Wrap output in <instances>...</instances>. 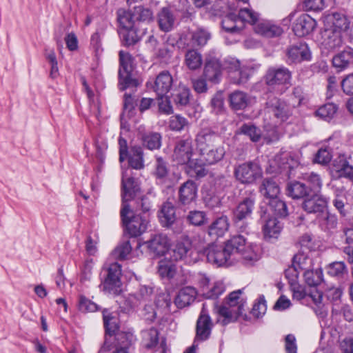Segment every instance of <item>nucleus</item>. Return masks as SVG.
I'll return each instance as SVG.
<instances>
[{"label":"nucleus","instance_id":"nucleus-36","mask_svg":"<svg viewBox=\"0 0 353 353\" xmlns=\"http://www.w3.org/2000/svg\"><path fill=\"white\" fill-rule=\"evenodd\" d=\"M281 225L276 218H270L265 221L263 227L265 238L276 239L281 231Z\"/></svg>","mask_w":353,"mask_h":353},{"label":"nucleus","instance_id":"nucleus-21","mask_svg":"<svg viewBox=\"0 0 353 353\" xmlns=\"http://www.w3.org/2000/svg\"><path fill=\"white\" fill-rule=\"evenodd\" d=\"M267 104L274 117L281 122L286 121L291 114L290 108L284 101L274 98L268 101Z\"/></svg>","mask_w":353,"mask_h":353},{"label":"nucleus","instance_id":"nucleus-53","mask_svg":"<svg viewBox=\"0 0 353 353\" xmlns=\"http://www.w3.org/2000/svg\"><path fill=\"white\" fill-rule=\"evenodd\" d=\"M185 62L187 66H201L203 63L201 54L194 50L186 52Z\"/></svg>","mask_w":353,"mask_h":353},{"label":"nucleus","instance_id":"nucleus-23","mask_svg":"<svg viewBox=\"0 0 353 353\" xmlns=\"http://www.w3.org/2000/svg\"><path fill=\"white\" fill-rule=\"evenodd\" d=\"M332 171L337 173L338 176L349 179L353 182V166L350 165L344 157H339L334 160Z\"/></svg>","mask_w":353,"mask_h":353},{"label":"nucleus","instance_id":"nucleus-26","mask_svg":"<svg viewBox=\"0 0 353 353\" xmlns=\"http://www.w3.org/2000/svg\"><path fill=\"white\" fill-rule=\"evenodd\" d=\"M159 218L162 225L169 227L174 223L176 219L175 208L170 201L165 202L159 211Z\"/></svg>","mask_w":353,"mask_h":353},{"label":"nucleus","instance_id":"nucleus-58","mask_svg":"<svg viewBox=\"0 0 353 353\" xmlns=\"http://www.w3.org/2000/svg\"><path fill=\"white\" fill-rule=\"evenodd\" d=\"M203 74L206 80L218 83L221 77V68H205Z\"/></svg>","mask_w":353,"mask_h":353},{"label":"nucleus","instance_id":"nucleus-31","mask_svg":"<svg viewBox=\"0 0 353 353\" xmlns=\"http://www.w3.org/2000/svg\"><path fill=\"white\" fill-rule=\"evenodd\" d=\"M317 223L319 227L325 232H331L335 230L338 225L336 215L330 214L325 210L317 216Z\"/></svg>","mask_w":353,"mask_h":353},{"label":"nucleus","instance_id":"nucleus-30","mask_svg":"<svg viewBox=\"0 0 353 353\" xmlns=\"http://www.w3.org/2000/svg\"><path fill=\"white\" fill-rule=\"evenodd\" d=\"M138 135L142 139L143 144L150 150L159 149L161 146V137L157 132L150 133L145 135V128L140 126L138 129Z\"/></svg>","mask_w":353,"mask_h":353},{"label":"nucleus","instance_id":"nucleus-27","mask_svg":"<svg viewBox=\"0 0 353 353\" xmlns=\"http://www.w3.org/2000/svg\"><path fill=\"white\" fill-rule=\"evenodd\" d=\"M158 23L161 30L170 31L174 25L176 17L173 12L167 8H163L158 14Z\"/></svg>","mask_w":353,"mask_h":353},{"label":"nucleus","instance_id":"nucleus-64","mask_svg":"<svg viewBox=\"0 0 353 353\" xmlns=\"http://www.w3.org/2000/svg\"><path fill=\"white\" fill-rule=\"evenodd\" d=\"M211 105L216 114L221 113L223 110V97L221 93H216L211 100Z\"/></svg>","mask_w":353,"mask_h":353},{"label":"nucleus","instance_id":"nucleus-12","mask_svg":"<svg viewBox=\"0 0 353 353\" xmlns=\"http://www.w3.org/2000/svg\"><path fill=\"white\" fill-rule=\"evenodd\" d=\"M311 52L307 44L299 43L289 48L287 52L288 64H300L303 61H310Z\"/></svg>","mask_w":353,"mask_h":353},{"label":"nucleus","instance_id":"nucleus-63","mask_svg":"<svg viewBox=\"0 0 353 353\" xmlns=\"http://www.w3.org/2000/svg\"><path fill=\"white\" fill-rule=\"evenodd\" d=\"M188 220L194 225H201L205 222V214L201 211H191L188 215Z\"/></svg>","mask_w":353,"mask_h":353},{"label":"nucleus","instance_id":"nucleus-45","mask_svg":"<svg viewBox=\"0 0 353 353\" xmlns=\"http://www.w3.org/2000/svg\"><path fill=\"white\" fill-rule=\"evenodd\" d=\"M236 17L240 26H243L244 22L255 24L259 19V14L249 8H241L239 12L238 16L236 15Z\"/></svg>","mask_w":353,"mask_h":353},{"label":"nucleus","instance_id":"nucleus-9","mask_svg":"<svg viewBox=\"0 0 353 353\" xmlns=\"http://www.w3.org/2000/svg\"><path fill=\"white\" fill-rule=\"evenodd\" d=\"M235 176L242 183H252L262 175L261 167L256 163L248 162L235 169Z\"/></svg>","mask_w":353,"mask_h":353},{"label":"nucleus","instance_id":"nucleus-20","mask_svg":"<svg viewBox=\"0 0 353 353\" xmlns=\"http://www.w3.org/2000/svg\"><path fill=\"white\" fill-rule=\"evenodd\" d=\"M212 325L210 317L205 313V305H203L196 323V335L195 340L203 341L207 339L210 334Z\"/></svg>","mask_w":353,"mask_h":353},{"label":"nucleus","instance_id":"nucleus-4","mask_svg":"<svg viewBox=\"0 0 353 353\" xmlns=\"http://www.w3.org/2000/svg\"><path fill=\"white\" fill-rule=\"evenodd\" d=\"M141 188L139 185L135 184L134 181V199L137 200V208H141L143 214H136L134 215V237L137 236L145 232L148 225V212L151 205L148 194L141 193Z\"/></svg>","mask_w":353,"mask_h":353},{"label":"nucleus","instance_id":"nucleus-40","mask_svg":"<svg viewBox=\"0 0 353 353\" xmlns=\"http://www.w3.org/2000/svg\"><path fill=\"white\" fill-rule=\"evenodd\" d=\"M188 163V172L192 176L203 177L206 174L205 165H207L205 161L200 157L194 160H190Z\"/></svg>","mask_w":353,"mask_h":353},{"label":"nucleus","instance_id":"nucleus-52","mask_svg":"<svg viewBox=\"0 0 353 353\" xmlns=\"http://www.w3.org/2000/svg\"><path fill=\"white\" fill-rule=\"evenodd\" d=\"M158 331L157 329L151 328L143 332V337L145 341V345L148 348H152L155 346L158 342Z\"/></svg>","mask_w":353,"mask_h":353},{"label":"nucleus","instance_id":"nucleus-39","mask_svg":"<svg viewBox=\"0 0 353 353\" xmlns=\"http://www.w3.org/2000/svg\"><path fill=\"white\" fill-rule=\"evenodd\" d=\"M333 66L353 65V49L348 48L332 57Z\"/></svg>","mask_w":353,"mask_h":353},{"label":"nucleus","instance_id":"nucleus-1","mask_svg":"<svg viewBox=\"0 0 353 353\" xmlns=\"http://www.w3.org/2000/svg\"><path fill=\"white\" fill-rule=\"evenodd\" d=\"M132 112L121 114V132L119 139V162L121 168V206L120 210L121 225L123 229L121 243L111 252L114 259L124 260L131 253L130 239L132 237V157L128 152L127 137H130Z\"/></svg>","mask_w":353,"mask_h":353},{"label":"nucleus","instance_id":"nucleus-7","mask_svg":"<svg viewBox=\"0 0 353 353\" xmlns=\"http://www.w3.org/2000/svg\"><path fill=\"white\" fill-rule=\"evenodd\" d=\"M108 274L101 287L107 294L117 295L121 292V267L118 263H112L108 265H105Z\"/></svg>","mask_w":353,"mask_h":353},{"label":"nucleus","instance_id":"nucleus-19","mask_svg":"<svg viewBox=\"0 0 353 353\" xmlns=\"http://www.w3.org/2000/svg\"><path fill=\"white\" fill-rule=\"evenodd\" d=\"M265 79L266 83L271 86L284 84L289 81L290 74L285 68H272L268 70Z\"/></svg>","mask_w":353,"mask_h":353},{"label":"nucleus","instance_id":"nucleus-62","mask_svg":"<svg viewBox=\"0 0 353 353\" xmlns=\"http://www.w3.org/2000/svg\"><path fill=\"white\" fill-rule=\"evenodd\" d=\"M225 290V287L222 281H216L214 283L213 287L205 293L208 299H216Z\"/></svg>","mask_w":353,"mask_h":353},{"label":"nucleus","instance_id":"nucleus-15","mask_svg":"<svg viewBox=\"0 0 353 353\" xmlns=\"http://www.w3.org/2000/svg\"><path fill=\"white\" fill-rule=\"evenodd\" d=\"M324 28H330L340 31L345 34L350 28V22L347 17L340 13H332L324 17Z\"/></svg>","mask_w":353,"mask_h":353},{"label":"nucleus","instance_id":"nucleus-56","mask_svg":"<svg viewBox=\"0 0 353 353\" xmlns=\"http://www.w3.org/2000/svg\"><path fill=\"white\" fill-rule=\"evenodd\" d=\"M134 17H136L137 21H150L152 18V12L148 8L136 6L134 8Z\"/></svg>","mask_w":353,"mask_h":353},{"label":"nucleus","instance_id":"nucleus-50","mask_svg":"<svg viewBox=\"0 0 353 353\" xmlns=\"http://www.w3.org/2000/svg\"><path fill=\"white\" fill-rule=\"evenodd\" d=\"M210 38V33L202 28H198L192 33V42L194 46H204Z\"/></svg>","mask_w":353,"mask_h":353},{"label":"nucleus","instance_id":"nucleus-47","mask_svg":"<svg viewBox=\"0 0 353 353\" xmlns=\"http://www.w3.org/2000/svg\"><path fill=\"white\" fill-rule=\"evenodd\" d=\"M171 299L168 294L163 293L158 295L155 300L156 310L159 313L170 312Z\"/></svg>","mask_w":353,"mask_h":353},{"label":"nucleus","instance_id":"nucleus-55","mask_svg":"<svg viewBox=\"0 0 353 353\" xmlns=\"http://www.w3.org/2000/svg\"><path fill=\"white\" fill-rule=\"evenodd\" d=\"M327 273L332 276H342L347 274L345 265L342 261L334 262L327 267Z\"/></svg>","mask_w":353,"mask_h":353},{"label":"nucleus","instance_id":"nucleus-48","mask_svg":"<svg viewBox=\"0 0 353 353\" xmlns=\"http://www.w3.org/2000/svg\"><path fill=\"white\" fill-rule=\"evenodd\" d=\"M268 205L272 211H273L275 215L285 217L288 215V209L285 203L278 199V196L268 201Z\"/></svg>","mask_w":353,"mask_h":353},{"label":"nucleus","instance_id":"nucleus-61","mask_svg":"<svg viewBox=\"0 0 353 353\" xmlns=\"http://www.w3.org/2000/svg\"><path fill=\"white\" fill-rule=\"evenodd\" d=\"M267 306L263 297L259 298L258 301L254 303L252 309V314L254 316L259 318L266 312Z\"/></svg>","mask_w":353,"mask_h":353},{"label":"nucleus","instance_id":"nucleus-57","mask_svg":"<svg viewBox=\"0 0 353 353\" xmlns=\"http://www.w3.org/2000/svg\"><path fill=\"white\" fill-rule=\"evenodd\" d=\"M304 179L307 181L310 185V190L319 191L322 187V180L319 175L316 173H307L304 175Z\"/></svg>","mask_w":353,"mask_h":353},{"label":"nucleus","instance_id":"nucleus-46","mask_svg":"<svg viewBox=\"0 0 353 353\" xmlns=\"http://www.w3.org/2000/svg\"><path fill=\"white\" fill-rule=\"evenodd\" d=\"M222 26L226 31L231 32L239 31L242 28L234 13H230L223 19Z\"/></svg>","mask_w":353,"mask_h":353},{"label":"nucleus","instance_id":"nucleus-2","mask_svg":"<svg viewBox=\"0 0 353 353\" xmlns=\"http://www.w3.org/2000/svg\"><path fill=\"white\" fill-rule=\"evenodd\" d=\"M209 263L218 267L231 265L241 261L246 265H252L259 259L256 245L246 242L241 236H234L225 245L212 244L205 250Z\"/></svg>","mask_w":353,"mask_h":353},{"label":"nucleus","instance_id":"nucleus-13","mask_svg":"<svg viewBox=\"0 0 353 353\" xmlns=\"http://www.w3.org/2000/svg\"><path fill=\"white\" fill-rule=\"evenodd\" d=\"M344 34L340 31L330 28H324L321 32V47L329 50L340 47L343 43Z\"/></svg>","mask_w":353,"mask_h":353},{"label":"nucleus","instance_id":"nucleus-25","mask_svg":"<svg viewBox=\"0 0 353 353\" xmlns=\"http://www.w3.org/2000/svg\"><path fill=\"white\" fill-rule=\"evenodd\" d=\"M172 78L168 72L160 73L156 78L154 90L157 96L165 95L171 88Z\"/></svg>","mask_w":353,"mask_h":353},{"label":"nucleus","instance_id":"nucleus-49","mask_svg":"<svg viewBox=\"0 0 353 353\" xmlns=\"http://www.w3.org/2000/svg\"><path fill=\"white\" fill-rule=\"evenodd\" d=\"M337 111V107L335 104L329 103L321 106L316 112V116L324 119L330 120Z\"/></svg>","mask_w":353,"mask_h":353},{"label":"nucleus","instance_id":"nucleus-5","mask_svg":"<svg viewBox=\"0 0 353 353\" xmlns=\"http://www.w3.org/2000/svg\"><path fill=\"white\" fill-rule=\"evenodd\" d=\"M301 250L294 255L292 261L294 267L299 270L306 272L312 270L314 265V245L309 235H303L300 239Z\"/></svg>","mask_w":353,"mask_h":353},{"label":"nucleus","instance_id":"nucleus-29","mask_svg":"<svg viewBox=\"0 0 353 353\" xmlns=\"http://www.w3.org/2000/svg\"><path fill=\"white\" fill-rule=\"evenodd\" d=\"M229 228L228 219L222 216L214 220L209 226L208 234L214 238L222 236L228 231Z\"/></svg>","mask_w":353,"mask_h":353},{"label":"nucleus","instance_id":"nucleus-28","mask_svg":"<svg viewBox=\"0 0 353 353\" xmlns=\"http://www.w3.org/2000/svg\"><path fill=\"white\" fill-rule=\"evenodd\" d=\"M230 103L232 109L243 110L252 102V98L246 93L236 90L230 94Z\"/></svg>","mask_w":353,"mask_h":353},{"label":"nucleus","instance_id":"nucleus-41","mask_svg":"<svg viewBox=\"0 0 353 353\" xmlns=\"http://www.w3.org/2000/svg\"><path fill=\"white\" fill-rule=\"evenodd\" d=\"M132 68H120L119 70V88L123 91L132 84Z\"/></svg>","mask_w":353,"mask_h":353},{"label":"nucleus","instance_id":"nucleus-14","mask_svg":"<svg viewBox=\"0 0 353 353\" xmlns=\"http://www.w3.org/2000/svg\"><path fill=\"white\" fill-rule=\"evenodd\" d=\"M192 155V144L190 139L179 141L172 154L173 161L179 164H185L190 161Z\"/></svg>","mask_w":353,"mask_h":353},{"label":"nucleus","instance_id":"nucleus-59","mask_svg":"<svg viewBox=\"0 0 353 353\" xmlns=\"http://www.w3.org/2000/svg\"><path fill=\"white\" fill-rule=\"evenodd\" d=\"M159 110L161 113L170 114L172 113V107L168 97L165 95L158 96Z\"/></svg>","mask_w":353,"mask_h":353},{"label":"nucleus","instance_id":"nucleus-51","mask_svg":"<svg viewBox=\"0 0 353 353\" xmlns=\"http://www.w3.org/2000/svg\"><path fill=\"white\" fill-rule=\"evenodd\" d=\"M78 309L82 312H94L98 310V305L83 295H79Z\"/></svg>","mask_w":353,"mask_h":353},{"label":"nucleus","instance_id":"nucleus-17","mask_svg":"<svg viewBox=\"0 0 353 353\" xmlns=\"http://www.w3.org/2000/svg\"><path fill=\"white\" fill-rule=\"evenodd\" d=\"M327 203V198L321 194H315L311 197L306 198L302 206L304 210L308 213H318L320 214L326 210Z\"/></svg>","mask_w":353,"mask_h":353},{"label":"nucleus","instance_id":"nucleus-24","mask_svg":"<svg viewBox=\"0 0 353 353\" xmlns=\"http://www.w3.org/2000/svg\"><path fill=\"white\" fill-rule=\"evenodd\" d=\"M218 137L208 130H201L196 136V146L199 152H205L209 148L214 146Z\"/></svg>","mask_w":353,"mask_h":353},{"label":"nucleus","instance_id":"nucleus-8","mask_svg":"<svg viewBox=\"0 0 353 353\" xmlns=\"http://www.w3.org/2000/svg\"><path fill=\"white\" fill-rule=\"evenodd\" d=\"M254 208V200L252 198H245L239 203L234 210V221L241 232H247L248 225L247 223H244L243 221L251 216Z\"/></svg>","mask_w":353,"mask_h":353},{"label":"nucleus","instance_id":"nucleus-11","mask_svg":"<svg viewBox=\"0 0 353 353\" xmlns=\"http://www.w3.org/2000/svg\"><path fill=\"white\" fill-rule=\"evenodd\" d=\"M172 257L174 261H185L191 263V256L193 253L192 239L188 236H181L174 244L172 249Z\"/></svg>","mask_w":353,"mask_h":353},{"label":"nucleus","instance_id":"nucleus-44","mask_svg":"<svg viewBox=\"0 0 353 353\" xmlns=\"http://www.w3.org/2000/svg\"><path fill=\"white\" fill-rule=\"evenodd\" d=\"M103 319L105 332L111 337V336L118 330V325L116 319L112 315L108 310L105 309L103 310Z\"/></svg>","mask_w":353,"mask_h":353},{"label":"nucleus","instance_id":"nucleus-22","mask_svg":"<svg viewBox=\"0 0 353 353\" xmlns=\"http://www.w3.org/2000/svg\"><path fill=\"white\" fill-rule=\"evenodd\" d=\"M197 292L192 287H185L181 289L174 299V303L179 308H183L193 303Z\"/></svg>","mask_w":353,"mask_h":353},{"label":"nucleus","instance_id":"nucleus-16","mask_svg":"<svg viewBox=\"0 0 353 353\" xmlns=\"http://www.w3.org/2000/svg\"><path fill=\"white\" fill-rule=\"evenodd\" d=\"M316 21L307 14H302L296 19L293 31L298 37H305L310 34L316 27Z\"/></svg>","mask_w":353,"mask_h":353},{"label":"nucleus","instance_id":"nucleus-35","mask_svg":"<svg viewBox=\"0 0 353 353\" xmlns=\"http://www.w3.org/2000/svg\"><path fill=\"white\" fill-rule=\"evenodd\" d=\"M253 74L252 68H230L229 74L234 83H244Z\"/></svg>","mask_w":353,"mask_h":353},{"label":"nucleus","instance_id":"nucleus-38","mask_svg":"<svg viewBox=\"0 0 353 353\" xmlns=\"http://www.w3.org/2000/svg\"><path fill=\"white\" fill-rule=\"evenodd\" d=\"M190 100V91L185 85H179L173 94V101L179 107H184L189 104Z\"/></svg>","mask_w":353,"mask_h":353},{"label":"nucleus","instance_id":"nucleus-43","mask_svg":"<svg viewBox=\"0 0 353 353\" xmlns=\"http://www.w3.org/2000/svg\"><path fill=\"white\" fill-rule=\"evenodd\" d=\"M303 276L305 283L309 286H316L320 284L323 280V272L321 269L316 268L304 272Z\"/></svg>","mask_w":353,"mask_h":353},{"label":"nucleus","instance_id":"nucleus-33","mask_svg":"<svg viewBox=\"0 0 353 353\" xmlns=\"http://www.w3.org/2000/svg\"><path fill=\"white\" fill-rule=\"evenodd\" d=\"M260 192L270 201L278 196L280 188L272 179H265L261 185Z\"/></svg>","mask_w":353,"mask_h":353},{"label":"nucleus","instance_id":"nucleus-34","mask_svg":"<svg viewBox=\"0 0 353 353\" xmlns=\"http://www.w3.org/2000/svg\"><path fill=\"white\" fill-rule=\"evenodd\" d=\"M201 157L205 161L206 164H214L223 157L225 150L223 147L219 146L215 148L214 147L209 148L205 152H200Z\"/></svg>","mask_w":353,"mask_h":353},{"label":"nucleus","instance_id":"nucleus-6","mask_svg":"<svg viewBox=\"0 0 353 353\" xmlns=\"http://www.w3.org/2000/svg\"><path fill=\"white\" fill-rule=\"evenodd\" d=\"M171 241L165 234H157L146 242H138L136 252L143 253L144 251L149 252L156 256L164 255L170 249Z\"/></svg>","mask_w":353,"mask_h":353},{"label":"nucleus","instance_id":"nucleus-54","mask_svg":"<svg viewBox=\"0 0 353 353\" xmlns=\"http://www.w3.org/2000/svg\"><path fill=\"white\" fill-rule=\"evenodd\" d=\"M241 133L248 136L252 141H258L261 137V131L254 125L244 124L239 129Z\"/></svg>","mask_w":353,"mask_h":353},{"label":"nucleus","instance_id":"nucleus-42","mask_svg":"<svg viewBox=\"0 0 353 353\" xmlns=\"http://www.w3.org/2000/svg\"><path fill=\"white\" fill-rule=\"evenodd\" d=\"M158 273L162 278L171 279L176 273L175 265L169 260H161L158 265Z\"/></svg>","mask_w":353,"mask_h":353},{"label":"nucleus","instance_id":"nucleus-18","mask_svg":"<svg viewBox=\"0 0 353 353\" xmlns=\"http://www.w3.org/2000/svg\"><path fill=\"white\" fill-rule=\"evenodd\" d=\"M197 187L192 181L183 183L179 190V203L181 205H188L196 200Z\"/></svg>","mask_w":353,"mask_h":353},{"label":"nucleus","instance_id":"nucleus-32","mask_svg":"<svg viewBox=\"0 0 353 353\" xmlns=\"http://www.w3.org/2000/svg\"><path fill=\"white\" fill-rule=\"evenodd\" d=\"M254 30L259 34L269 37L279 36L283 32V30L279 26L267 21L259 22L256 24Z\"/></svg>","mask_w":353,"mask_h":353},{"label":"nucleus","instance_id":"nucleus-3","mask_svg":"<svg viewBox=\"0 0 353 353\" xmlns=\"http://www.w3.org/2000/svg\"><path fill=\"white\" fill-rule=\"evenodd\" d=\"M241 292V290L231 292L223 305L215 308L218 323L229 324L236 321L243 314L244 303L240 297Z\"/></svg>","mask_w":353,"mask_h":353},{"label":"nucleus","instance_id":"nucleus-60","mask_svg":"<svg viewBox=\"0 0 353 353\" xmlns=\"http://www.w3.org/2000/svg\"><path fill=\"white\" fill-rule=\"evenodd\" d=\"M188 124L186 119L179 115L170 117L169 125L172 130L180 131Z\"/></svg>","mask_w":353,"mask_h":353},{"label":"nucleus","instance_id":"nucleus-10","mask_svg":"<svg viewBox=\"0 0 353 353\" xmlns=\"http://www.w3.org/2000/svg\"><path fill=\"white\" fill-rule=\"evenodd\" d=\"M119 24L118 32L124 46H130L132 37L130 35L132 28V14L130 11L119 9L117 12Z\"/></svg>","mask_w":353,"mask_h":353},{"label":"nucleus","instance_id":"nucleus-37","mask_svg":"<svg viewBox=\"0 0 353 353\" xmlns=\"http://www.w3.org/2000/svg\"><path fill=\"white\" fill-rule=\"evenodd\" d=\"M288 194L293 199H301L309 195L310 190L299 181L290 183L287 188Z\"/></svg>","mask_w":353,"mask_h":353}]
</instances>
